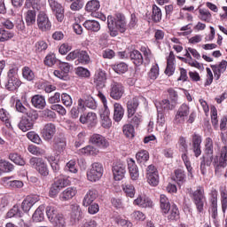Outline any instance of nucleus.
<instances>
[{
	"label": "nucleus",
	"instance_id": "f257e3e1",
	"mask_svg": "<svg viewBox=\"0 0 227 227\" xmlns=\"http://www.w3.org/2000/svg\"><path fill=\"white\" fill-rule=\"evenodd\" d=\"M107 26L110 35L114 37L118 36V31H120V33H125L127 30V21L125 20V16L121 13H117L114 17L109 15L107 17Z\"/></svg>",
	"mask_w": 227,
	"mask_h": 227
},
{
	"label": "nucleus",
	"instance_id": "f03ea898",
	"mask_svg": "<svg viewBox=\"0 0 227 227\" xmlns=\"http://www.w3.org/2000/svg\"><path fill=\"white\" fill-rule=\"evenodd\" d=\"M104 176V166L100 162H94L87 171L89 182H98Z\"/></svg>",
	"mask_w": 227,
	"mask_h": 227
},
{
	"label": "nucleus",
	"instance_id": "7ed1b4c3",
	"mask_svg": "<svg viewBox=\"0 0 227 227\" xmlns=\"http://www.w3.org/2000/svg\"><path fill=\"white\" fill-rule=\"evenodd\" d=\"M29 164L31 168L37 170L39 175L42 176H49V167L47 166V162L43 158L32 157L29 160Z\"/></svg>",
	"mask_w": 227,
	"mask_h": 227
},
{
	"label": "nucleus",
	"instance_id": "20e7f679",
	"mask_svg": "<svg viewBox=\"0 0 227 227\" xmlns=\"http://www.w3.org/2000/svg\"><path fill=\"white\" fill-rule=\"evenodd\" d=\"M215 173L217 176H221L223 168L227 166V147L223 146L221 150V156L214 159Z\"/></svg>",
	"mask_w": 227,
	"mask_h": 227
},
{
	"label": "nucleus",
	"instance_id": "39448f33",
	"mask_svg": "<svg viewBox=\"0 0 227 227\" xmlns=\"http://www.w3.org/2000/svg\"><path fill=\"white\" fill-rule=\"evenodd\" d=\"M22 84V82L19 79V74L16 68H12L8 72L7 83L5 84L6 90L9 91H15Z\"/></svg>",
	"mask_w": 227,
	"mask_h": 227
},
{
	"label": "nucleus",
	"instance_id": "423d86ee",
	"mask_svg": "<svg viewBox=\"0 0 227 227\" xmlns=\"http://www.w3.org/2000/svg\"><path fill=\"white\" fill-rule=\"evenodd\" d=\"M189 114H191V107L187 104L181 105L175 115L176 123L177 125L185 123V120L189 118Z\"/></svg>",
	"mask_w": 227,
	"mask_h": 227
},
{
	"label": "nucleus",
	"instance_id": "0eeeda50",
	"mask_svg": "<svg viewBox=\"0 0 227 227\" xmlns=\"http://www.w3.org/2000/svg\"><path fill=\"white\" fill-rule=\"evenodd\" d=\"M112 172L114 175V180L120 182L125 177V173H127V167L121 161H117L113 164Z\"/></svg>",
	"mask_w": 227,
	"mask_h": 227
},
{
	"label": "nucleus",
	"instance_id": "6e6552de",
	"mask_svg": "<svg viewBox=\"0 0 227 227\" xmlns=\"http://www.w3.org/2000/svg\"><path fill=\"white\" fill-rule=\"evenodd\" d=\"M125 93V87L118 82H112L110 84V97L114 100H120Z\"/></svg>",
	"mask_w": 227,
	"mask_h": 227
},
{
	"label": "nucleus",
	"instance_id": "1a4fd4ad",
	"mask_svg": "<svg viewBox=\"0 0 227 227\" xmlns=\"http://www.w3.org/2000/svg\"><path fill=\"white\" fill-rule=\"evenodd\" d=\"M90 143L98 148H101V150L109 148V140H107V138L101 134L94 133L91 135L90 137Z\"/></svg>",
	"mask_w": 227,
	"mask_h": 227
},
{
	"label": "nucleus",
	"instance_id": "9d476101",
	"mask_svg": "<svg viewBox=\"0 0 227 227\" xmlns=\"http://www.w3.org/2000/svg\"><path fill=\"white\" fill-rule=\"evenodd\" d=\"M146 178L147 182L153 187H157L159 185V171L153 165H149L146 169Z\"/></svg>",
	"mask_w": 227,
	"mask_h": 227
},
{
	"label": "nucleus",
	"instance_id": "9b49d317",
	"mask_svg": "<svg viewBox=\"0 0 227 227\" xmlns=\"http://www.w3.org/2000/svg\"><path fill=\"white\" fill-rule=\"evenodd\" d=\"M48 3L53 13L56 15L57 20L63 22V19H65V9H63V5L56 0H48Z\"/></svg>",
	"mask_w": 227,
	"mask_h": 227
},
{
	"label": "nucleus",
	"instance_id": "f8f14e48",
	"mask_svg": "<svg viewBox=\"0 0 227 227\" xmlns=\"http://www.w3.org/2000/svg\"><path fill=\"white\" fill-rule=\"evenodd\" d=\"M37 26L41 31H51L52 25L51 24V20H49V16L45 12H41L37 15Z\"/></svg>",
	"mask_w": 227,
	"mask_h": 227
},
{
	"label": "nucleus",
	"instance_id": "ddd939ff",
	"mask_svg": "<svg viewBox=\"0 0 227 227\" xmlns=\"http://www.w3.org/2000/svg\"><path fill=\"white\" fill-rule=\"evenodd\" d=\"M84 217L82 209L81 206L77 204L71 205V215H70V223L71 224H77L81 219Z\"/></svg>",
	"mask_w": 227,
	"mask_h": 227
},
{
	"label": "nucleus",
	"instance_id": "4468645a",
	"mask_svg": "<svg viewBox=\"0 0 227 227\" xmlns=\"http://www.w3.org/2000/svg\"><path fill=\"white\" fill-rule=\"evenodd\" d=\"M203 139L201 138V135L194 133L192 135V151L195 157H200L201 155V143Z\"/></svg>",
	"mask_w": 227,
	"mask_h": 227
},
{
	"label": "nucleus",
	"instance_id": "2eb2a0df",
	"mask_svg": "<svg viewBox=\"0 0 227 227\" xmlns=\"http://www.w3.org/2000/svg\"><path fill=\"white\" fill-rule=\"evenodd\" d=\"M107 81V75L104 71H98L94 75V84H96L98 90L106 88V82Z\"/></svg>",
	"mask_w": 227,
	"mask_h": 227
},
{
	"label": "nucleus",
	"instance_id": "dca6fc26",
	"mask_svg": "<svg viewBox=\"0 0 227 227\" xmlns=\"http://www.w3.org/2000/svg\"><path fill=\"white\" fill-rule=\"evenodd\" d=\"M54 134H56V125L52 123L45 124L42 130V136L45 141H51L54 137Z\"/></svg>",
	"mask_w": 227,
	"mask_h": 227
},
{
	"label": "nucleus",
	"instance_id": "f3484780",
	"mask_svg": "<svg viewBox=\"0 0 227 227\" xmlns=\"http://www.w3.org/2000/svg\"><path fill=\"white\" fill-rule=\"evenodd\" d=\"M53 150L57 153H63L67 150V138L66 137H56L53 142Z\"/></svg>",
	"mask_w": 227,
	"mask_h": 227
},
{
	"label": "nucleus",
	"instance_id": "a211bd4d",
	"mask_svg": "<svg viewBox=\"0 0 227 227\" xmlns=\"http://www.w3.org/2000/svg\"><path fill=\"white\" fill-rule=\"evenodd\" d=\"M128 169L131 180H137V178H139V168L132 158L128 160Z\"/></svg>",
	"mask_w": 227,
	"mask_h": 227
},
{
	"label": "nucleus",
	"instance_id": "6ab92c4d",
	"mask_svg": "<svg viewBox=\"0 0 227 227\" xmlns=\"http://www.w3.org/2000/svg\"><path fill=\"white\" fill-rule=\"evenodd\" d=\"M211 68L214 72L215 78L218 81V79H221V74L226 72L227 61L222 60L219 65L211 66Z\"/></svg>",
	"mask_w": 227,
	"mask_h": 227
},
{
	"label": "nucleus",
	"instance_id": "aec40b11",
	"mask_svg": "<svg viewBox=\"0 0 227 227\" xmlns=\"http://www.w3.org/2000/svg\"><path fill=\"white\" fill-rule=\"evenodd\" d=\"M165 74L168 77H171V75L175 74V53H173V51H170L168 57L167 58V67Z\"/></svg>",
	"mask_w": 227,
	"mask_h": 227
},
{
	"label": "nucleus",
	"instance_id": "412c9836",
	"mask_svg": "<svg viewBox=\"0 0 227 227\" xmlns=\"http://www.w3.org/2000/svg\"><path fill=\"white\" fill-rule=\"evenodd\" d=\"M137 107H139V98H133L129 99L127 103L128 109V118L130 116H134L136 114V111H137Z\"/></svg>",
	"mask_w": 227,
	"mask_h": 227
},
{
	"label": "nucleus",
	"instance_id": "4be33fe9",
	"mask_svg": "<svg viewBox=\"0 0 227 227\" xmlns=\"http://www.w3.org/2000/svg\"><path fill=\"white\" fill-rule=\"evenodd\" d=\"M98 97L100 98L104 109L100 111V117L101 118H109V114H111V111L109 110V107L107 106V98H106V95L102 93V91L98 92Z\"/></svg>",
	"mask_w": 227,
	"mask_h": 227
},
{
	"label": "nucleus",
	"instance_id": "5701e85b",
	"mask_svg": "<svg viewBox=\"0 0 227 227\" xmlns=\"http://www.w3.org/2000/svg\"><path fill=\"white\" fill-rule=\"evenodd\" d=\"M52 184L61 191V189H65V187H68V185L70 184V179H68L67 176L60 175L55 177Z\"/></svg>",
	"mask_w": 227,
	"mask_h": 227
},
{
	"label": "nucleus",
	"instance_id": "b1692460",
	"mask_svg": "<svg viewBox=\"0 0 227 227\" xmlns=\"http://www.w3.org/2000/svg\"><path fill=\"white\" fill-rule=\"evenodd\" d=\"M123 114H125V110L120 103L114 104V121H121L123 119Z\"/></svg>",
	"mask_w": 227,
	"mask_h": 227
},
{
	"label": "nucleus",
	"instance_id": "393cba45",
	"mask_svg": "<svg viewBox=\"0 0 227 227\" xmlns=\"http://www.w3.org/2000/svg\"><path fill=\"white\" fill-rule=\"evenodd\" d=\"M129 58L132 63L136 65V67H141V64L143 63V61H145V59H143V54H141V51L137 50L130 51Z\"/></svg>",
	"mask_w": 227,
	"mask_h": 227
},
{
	"label": "nucleus",
	"instance_id": "a878e982",
	"mask_svg": "<svg viewBox=\"0 0 227 227\" xmlns=\"http://www.w3.org/2000/svg\"><path fill=\"white\" fill-rule=\"evenodd\" d=\"M83 27L88 31H92V33H98V30L100 29V23L95 20H87L83 23Z\"/></svg>",
	"mask_w": 227,
	"mask_h": 227
},
{
	"label": "nucleus",
	"instance_id": "bb28decb",
	"mask_svg": "<svg viewBox=\"0 0 227 227\" xmlns=\"http://www.w3.org/2000/svg\"><path fill=\"white\" fill-rule=\"evenodd\" d=\"M32 106L35 107V109H43L47 103L45 102V98L43 96L35 95L31 99Z\"/></svg>",
	"mask_w": 227,
	"mask_h": 227
},
{
	"label": "nucleus",
	"instance_id": "cd10ccee",
	"mask_svg": "<svg viewBox=\"0 0 227 227\" xmlns=\"http://www.w3.org/2000/svg\"><path fill=\"white\" fill-rule=\"evenodd\" d=\"M205 153L208 159L214 160V141L210 137H207L205 140Z\"/></svg>",
	"mask_w": 227,
	"mask_h": 227
},
{
	"label": "nucleus",
	"instance_id": "c85d7f7f",
	"mask_svg": "<svg viewBox=\"0 0 227 227\" xmlns=\"http://www.w3.org/2000/svg\"><path fill=\"white\" fill-rule=\"evenodd\" d=\"M33 121H30L27 117H22L18 127L22 132H27V130H31L34 127Z\"/></svg>",
	"mask_w": 227,
	"mask_h": 227
},
{
	"label": "nucleus",
	"instance_id": "c756f323",
	"mask_svg": "<svg viewBox=\"0 0 227 227\" xmlns=\"http://www.w3.org/2000/svg\"><path fill=\"white\" fill-rule=\"evenodd\" d=\"M35 10H28L25 12V22L27 26H33L36 22V12Z\"/></svg>",
	"mask_w": 227,
	"mask_h": 227
},
{
	"label": "nucleus",
	"instance_id": "7c9ffc66",
	"mask_svg": "<svg viewBox=\"0 0 227 227\" xmlns=\"http://www.w3.org/2000/svg\"><path fill=\"white\" fill-rule=\"evenodd\" d=\"M175 103H169L168 99H163L161 102L159 103V105H156L157 111H171L175 109Z\"/></svg>",
	"mask_w": 227,
	"mask_h": 227
},
{
	"label": "nucleus",
	"instance_id": "2f4dec72",
	"mask_svg": "<svg viewBox=\"0 0 227 227\" xmlns=\"http://www.w3.org/2000/svg\"><path fill=\"white\" fill-rule=\"evenodd\" d=\"M77 61L82 65H90V59L88 51L79 50Z\"/></svg>",
	"mask_w": 227,
	"mask_h": 227
},
{
	"label": "nucleus",
	"instance_id": "473e14b6",
	"mask_svg": "<svg viewBox=\"0 0 227 227\" xmlns=\"http://www.w3.org/2000/svg\"><path fill=\"white\" fill-rule=\"evenodd\" d=\"M81 155H98V149L93 145H87L80 150Z\"/></svg>",
	"mask_w": 227,
	"mask_h": 227
},
{
	"label": "nucleus",
	"instance_id": "72a5a7b5",
	"mask_svg": "<svg viewBox=\"0 0 227 227\" xmlns=\"http://www.w3.org/2000/svg\"><path fill=\"white\" fill-rule=\"evenodd\" d=\"M66 3H72L70 5V10L72 12H79L84 6L83 0H65Z\"/></svg>",
	"mask_w": 227,
	"mask_h": 227
},
{
	"label": "nucleus",
	"instance_id": "f704fd0d",
	"mask_svg": "<svg viewBox=\"0 0 227 227\" xmlns=\"http://www.w3.org/2000/svg\"><path fill=\"white\" fill-rule=\"evenodd\" d=\"M87 12H97L100 10V2L98 0H90L86 4Z\"/></svg>",
	"mask_w": 227,
	"mask_h": 227
},
{
	"label": "nucleus",
	"instance_id": "c9c22d12",
	"mask_svg": "<svg viewBox=\"0 0 227 227\" xmlns=\"http://www.w3.org/2000/svg\"><path fill=\"white\" fill-rule=\"evenodd\" d=\"M136 159L140 164L146 162L150 159V153L146 150H141L136 154Z\"/></svg>",
	"mask_w": 227,
	"mask_h": 227
},
{
	"label": "nucleus",
	"instance_id": "e433bc0d",
	"mask_svg": "<svg viewBox=\"0 0 227 227\" xmlns=\"http://www.w3.org/2000/svg\"><path fill=\"white\" fill-rule=\"evenodd\" d=\"M133 205H137L141 208H152L153 207V202L149 200H135Z\"/></svg>",
	"mask_w": 227,
	"mask_h": 227
},
{
	"label": "nucleus",
	"instance_id": "4c0bfd02",
	"mask_svg": "<svg viewBox=\"0 0 227 227\" xmlns=\"http://www.w3.org/2000/svg\"><path fill=\"white\" fill-rule=\"evenodd\" d=\"M152 19L154 22H160L162 20V11L157 5L153 6Z\"/></svg>",
	"mask_w": 227,
	"mask_h": 227
},
{
	"label": "nucleus",
	"instance_id": "58836bf2",
	"mask_svg": "<svg viewBox=\"0 0 227 227\" xmlns=\"http://www.w3.org/2000/svg\"><path fill=\"white\" fill-rule=\"evenodd\" d=\"M122 189L128 198H134L136 194V189L134 188V185L130 184H125L122 185Z\"/></svg>",
	"mask_w": 227,
	"mask_h": 227
},
{
	"label": "nucleus",
	"instance_id": "ea45409f",
	"mask_svg": "<svg viewBox=\"0 0 227 227\" xmlns=\"http://www.w3.org/2000/svg\"><path fill=\"white\" fill-rule=\"evenodd\" d=\"M51 223L55 227H65V225L67 224V222L65 221V217L63 216L62 214H59L58 216L53 218Z\"/></svg>",
	"mask_w": 227,
	"mask_h": 227
},
{
	"label": "nucleus",
	"instance_id": "a19ab883",
	"mask_svg": "<svg viewBox=\"0 0 227 227\" xmlns=\"http://www.w3.org/2000/svg\"><path fill=\"white\" fill-rule=\"evenodd\" d=\"M14 34L5 30L4 28H0V42H8L13 38Z\"/></svg>",
	"mask_w": 227,
	"mask_h": 227
},
{
	"label": "nucleus",
	"instance_id": "79ce46f5",
	"mask_svg": "<svg viewBox=\"0 0 227 227\" xmlns=\"http://www.w3.org/2000/svg\"><path fill=\"white\" fill-rule=\"evenodd\" d=\"M0 120L5 122L6 127H12V123H10V113L4 108L0 109Z\"/></svg>",
	"mask_w": 227,
	"mask_h": 227
},
{
	"label": "nucleus",
	"instance_id": "37998d69",
	"mask_svg": "<svg viewBox=\"0 0 227 227\" xmlns=\"http://www.w3.org/2000/svg\"><path fill=\"white\" fill-rule=\"evenodd\" d=\"M22 76L26 81H34L35 80V73L31 68L25 67L22 69Z\"/></svg>",
	"mask_w": 227,
	"mask_h": 227
},
{
	"label": "nucleus",
	"instance_id": "c03bdc74",
	"mask_svg": "<svg viewBox=\"0 0 227 227\" xmlns=\"http://www.w3.org/2000/svg\"><path fill=\"white\" fill-rule=\"evenodd\" d=\"M0 171H4V173H10L13 171V165L9 161L1 160H0Z\"/></svg>",
	"mask_w": 227,
	"mask_h": 227
},
{
	"label": "nucleus",
	"instance_id": "a18cd8bd",
	"mask_svg": "<svg viewBox=\"0 0 227 227\" xmlns=\"http://www.w3.org/2000/svg\"><path fill=\"white\" fill-rule=\"evenodd\" d=\"M76 194L77 190L75 188L68 187L63 192L62 196L64 200H72Z\"/></svg>",
	"mask_w": 227,
	"mask_h": 227
},
{
	"label": "nucleus",
	"instance_id": "49530a36",
	"mask_svg": "<svg viewBox=\"0 0 227 227\" xmlns=\"http://www.w3.org/2000/svg\"><path fill=\"white\" fill-rule=\"evenodd\" d=\"M9 159L18 166H24V164H26V161L24 160V159H22V157L18 153H11L9 155Z\"/></svg>",
	"mask_w": 227,
	"mask_h": 227
},
{
	"label": "nucleus",
	"instance_id": "de8ad7c7",
	"mask_svg": "<svg viewBox=\"0 0 227 227\" xmlns=\"http://www.w3.org/2000/svg\"><path fill=\"white\" fill-rule=\"evenodd\" d=\"M113 70H114L116 74H125V72L129 70V66H127L125 62H121L119 64L114 65Z\"/></svg>",
	"mask_w": 227,
	"mask_h": 227
},
{
	"label": "nucleus",
	"instance_id": "09e8293b",
	"mask_svg": "<svg viewBox=\"0 0 227 227\" xmlns=\"http://www.w3.org/2000/svg\"><path fill=\"white\" fill-rule=\"evenodd\" d=\"M26 6L27 8H33V10H42L41 0H26Z\"/></svg>",
	"mask_w": 227,
	"mask_h": 227
},
{
	"label": "nucleus",
	"instance_id": "8fccbe9b",
	"mask_svg": "<svg viewBox=\"0 0 227 227\" xmlns=\"http://www.w3.org/2000/svg\"><path fill=\"white\" fill-rule=\"evenodd\" d=\"M175 175V181L177 182L179 185H182V184L185 182V172L182 169H176Z\"/></svg>",
	"mask_w": 227,
	"mask_h": 227
},
{
	"label": "nucleus",
	"instance_id": "3c124183",
	"mask_svg": "<svg viewBox=\"0 0 227 227\" xmlns=\"http://www.w3.org/2000/svg\"><path fill=\"white\" fill-rule=\"evenodd\" d=\"M59 215V213H58V210H56V207L48 206L46 207V215L50 221V223Z\"/></svg>",
	"mask_w": 227,
	"mask_h": 227
},
{
	"label": "nucleus",
	"instance_id": "603ef678",
	"mask_svg": "<svg viewBox=\"0 0 227 227\" xmlns=\"http://www.w3.org/2000/svg\"><path fill=\"white\" fill-rule=\"evenodd\" d=\"M148 75L151 81H155L157 77H159V64H154L152 66Z\"/></svg>",
	"mask_w": 227,
	"mask_h": 227
},
{
	"label": "nucleus",
	"instance_id": "864d4df0",
	"mask_svg": "<svg viewBox=\"0 0 227 227\" xmlns=\"http://www.w3.org/2000/svg\"><path fill=\"white\" fill-rule=\"evenodd\" d=\"M192 198L193 200H205V189L199 186L195 192H192Z\"/></svg>",
	"mask_w": 227,
	"mask_h": 227
},
{
	"label": "nucleus",
	"instance_id": "5fc2aeb1",
	"mask_svg": "<svg viewBox=\"0 0 227 227\" xmlns=\"http://www.w3.org/2000/svg\"><path fill=\"white\" fill-rule=\"evenodd\" d=\"M179 215H180V214L178 212V207H176V206H172V207L168 211V219L169 221H175V220L178 219Z\"/></svg>",
	"mask_w": 227,
	"mask_h": 227
},
{
	"label": "nucleus",
	"instance_id": "6e6d98bb",
	"mask_svg": "<svg viewBox=\"0 0 227 227\" xmlns=\"http://www.w3.org/2000/svg\"><path fill=\"white\" fill-rule=\"evenodd\" d=\"M160 207L163 214H169V211L172 208L171 203H169L168 200H161Z\"/></svg>",
	"mask_w": 227,
	"mask_h": 227
},
{
	"label": "nucleus",
	"instance_id": "4d7b16f0",
	"mask_svg": "<svg viewBox=\"0 0 227 227\" xmlns=\"http://www.w3.org/2000/svg\"><path fill=\"white\" fill-rule=\"evenodd\" d=\"M122 132L126 137H134V126H132V124L124 125Z\"/></svg>",
	"mask_w": 227,
	"mask_h": 227
},
{
	"label": "nucleus",
	"instance_id": "13d9d810",
	"mask_svg": "<svg viewBox=\"0 0 227 227\" xmlns=\"http://www.w3.org/2000/svg\"><path fill=\"white\" fill-rule=\"evenodd\" d=\"M200 14V20L204 22H208L212 19V14L210 13V11L207 9H200L199 11Z\"/></svg>",
	"mask_w": 227,
	"mask_h": 227
},
{
	"label": "nucleus",
	"instance_id": "bf43d9fd",
	"mask_svg": "<svg viewBox=\"0 0 227 227\" xmlns=\"http://www.w3.org/2000/svg\"><path fill=\"white\" fill-rule=\"evenodd\" d=\"M27 150L30 153H32V155H43L45 153V151H43V149H41L35 145H30Z\"/></svg>",
	"mask_w": 227,
	"mask_h": 227
},
{
	"label": "nucleus",
	"instance_id": "052dcab7",
	"mask_svg": "<svg viewBox=\"0 0 227 227\" xmlns=\"http://www.w3.org/2000/svg\"><path fill=\"white\" fill-rule=\"evenodd\" d=\"M48 47L49 45L45 43V41H38L37 43H35V52L37 53L45 52Z\"/></svg>",
	"mask_w": 227,
	"mask_h": 227
},
{
	"label": "nucleus",
	"instance_id": "680f3d73",
	"mask_svg": "<svg viewBox=\"0 0 227 227\" xmlns=\"http://www.w3.org/2000/svg\"><path fill=\"white\" fill-rule=\"evenodd\" d=\"M43 219V211H42V207H38L33 215V221H35V223H42Z\"/></svg>",
	"mask_w": 227,
	"mask_h": 227
},
{
	"label": "nucleus",
	"instance_id": "e2e57ef3",
	"mask_svg": "<svg viewBox=\"0 0 227 227\" xmlns=\"http://www.w3.org/2000/svg\"><path fill=\"white\" fill-rule=\"evenodd\" d=\"M168 98L171 100L172 104H176L178 102V92L173 88L168 89Z\"/></svg>",
	"mask_w": 227,
	"mask_h": 227
},
{
	"label": "nucleus",
	"instance_id": "0e129e2a",
	"mask_svg": "<svg viewBox=\"0 0 227 227\" xmlns=\"http://www.w3.org/2000/svg\"><path fill=\"white\" fill-rule=\"evenodd\" d=\"M35 200H24L21 203V208L24 212H29L31 207L35 205Z\"/></svg>",
	"mask_w": 227,
	"mask_h": 227
},
{
	"label": "nucleus",
	"instance_id": "69168bd1",
	"mask_svg": "<svg viewBox=\"0 0 227 227\" xmlns=\"http://www.w3.org/2000/svg\"><path fill=\"white\" fill-rule=\"evenodd\" d=\"M131 219L137 223L139 221H145V219H146V215H145L141 211H134L131 214Z\"/></svg>",
	"mask_w": 227,
	"mask_h": 227
},
{
	"label": "nucleus",
	"instance_id": "338daca9",
	"mask_svg": "<svg viewBox=\"0 0 227 227\" xmlns=\"http://www.w3.org/2000/svg\"><path fill=\"white\" fill-rule=\"evenodd\" d=\"M131 120L130 123L133 127H139V124L142 121V116L139 115V114H134L133 115H130Z\"/></svg>",
	"mask_w": 227,
	"mask_h": 227
},
{
	"label": "nucleus",
	"instance_id": "774afa93",
	"mask_svg": "<svg viewBox=\"0 0 227 227\" xmlns=\"http://www.w3.org/2000/svg\"><path fill=\"white\" fill-rule=\"evenodd\" d=\"M99 198L98 192L95 189H90L87 192L84 200H97Z\"/></svg>",
	"mask_w": 227,
	"mask_h": 227
}]
</instances>
